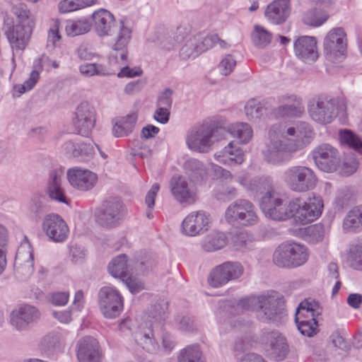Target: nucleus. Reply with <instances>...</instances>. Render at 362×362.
I'll return each instance as SVG.
<instances>
[{
    "instance_id": "nucleus-60",
    "label": "nucleus",
    "mask_w": 362,
    "mask_h": 362,
    "mask_svg": "<svg viewBox=\"0 0 362 362\" xmlns=\"http://www.w3.org/2000/svg\"><path fill=\"white\" fill-rule=\"evenodd\" d=\"M40 78V73L38 71L34 70L30 73V77L26 80L23 84L16 85L14 86V90L18 91L20 94L24 93L27 90H30L36 84Z\"/></svg>"
},
{
    "instance_id": "nucleus-63",
    "label": "nucleus",
    "mask_w": 362,
    "mask_h": 362,
    "mask_svg": "<svg viewBox=\"0 0 362 362\" xmlns=\"http://www.w3.org/2000/svg\"><path fill=\"white\" fill-rule=\"evenodd\" d=\"M173 91L170 88L165 89L158 95L156 106L160 107H164L165 108L170 109L173 104Z\"/></svg>"
},
{
    "instance_id": "nucleus-7",
    "label": "nucleus",
    "mask_w": 362,
    "mask_h": 362,
    "mask_svg": "<svg viewBox=\"0 0 362 362\" xmlns=\"http://www.w3.org/2000/svg\"><path fill=\"white\" fill-rule=\"evenodd\" d=\"M324 208L323 200L320 196L313 195L305 201L295 197L290 200L291 218L299 224L305 225L318 218Z\"/></svg>"
},
{
    "instance_id": "nucleus-49",
    "label": "nucleus",
    "mask_w": 362,
    "mask_h": 362,
    "mask_svg": "<svg viewBox=\"0 0 362 362\" xmlns=\"http://www.w3.org/2000/svg\"><path fill=\"white\" fill-rule=\"evenodd\" d=\"M90 29V24L87 19L70 21L66 23L65 30L69 36L74 37L88 33Z\"/></svg>"
},
{
    "instance_id": "nucleus-5",
    "label": "nucleus",
    "mask_w": 362,
    "mask_h": 362,
    "mask_svg": "<svg viewBox=\"0 0 362 362\" xmlns=\"http://www.w3.org/2000/svg\"><path fill=\"white\" fill-rule=\"evenodd\" d=\"M308 248L294 241H287L279 245L273 254V262L279 267L296 268L308 259Z\"/></svg>"
},
{
    "instance_id": "nucleus-15",
    "label": "nucleus",
    "mask_w": 362,
    "mask_h": 362,
    "mask_svg": "<svg viewBox=\"0 0 362 362\" xmlns=\"http://www.w3.org/2000/svg\"><path fill=\"white\" fill-rule=\"evenodd\" d=\"M25 23H27L25 22ZM6 35L13 52L23 51L30 39L33 25L11 23L5 20Z\"/></svg>"
},
{
    "instance_id": "nucleus-41",
    "label": "nucleus",
    "mask_w": 362,
    "mask_h": 362,
    "mask_svg": "<svg viewBox=\"0 0 362 362\" xmlns=\"http://www.w3.org/2000/svg\"><path fill=\"white\" fill-rule=\"evenodd\" d=\"M232 245L235 250L244 252L253 246V235L246 230L234 234L231 239Z\"/></svg>"
},
{
    "instance_id": "nucleus-14",
    "label": "nucleus",
    "mask_w": 362,
    "mask_h": 362,
    "mask_svg": "<svg viewBox=\"0 0 362 362\" xmlns=\"http://www.w3.org/2000/svg\"><path fill=\"white\" fill-rule=\"evenodd\" d=\"M95 108L88 102H81L76 107L73 119L77 133L83 136H88L95 127L96 121Z\"/></svg>"
},
{
    "instance_id": "nucleus-45",
    "label": "nucleus",
    "mask_w": 362,
    "mask_h": 362,
    "mask_svg": "<svg viewBox=\"0 0 362 362\" xmlns=\"http://www.w3.org/2000/svg\"><path fill=\"white\" fill-rule=\"evenodd\" d=\"M168 303L165 300H160L151 306L149 311V320L153 325L163 324L167 317V310Z\"/></svg>"
},
{
    "instance_id": "nucleus-36",
    "label": "nucleus",
    "mask_w": 362,
    "mask_h": 362,
    "mask_svg": "<svg viewBox=\"0 0 362 362\" xmlns=\"http://www.w3.org/2000/svg\"><path fill=\"white\" fill-rule=\"evenodd\" d=\"M137 117V114L132 112L119 119L113 126V134L116 137H122L129 135L135 127Z\"/></svg>"
},
{
    "instance_id": "nucleus-33",
    "label": "nucleus",
    "mask_w": 362,
    "mask_h": 362,
    "mask_svg": "<svg viewBox=\"0 0 362 362\" xmlns=\"http://www.w3.org/2000/svg\"><path fill=\"white\" fill-rule=\"evenodd\" d=\"M185 174L188 176L192 182L199 183L202 182L207 175V170L204 163L196 159L189 158L187 160L183 165Z\"/></svg>"
},
{
    "instance_id": "nucleus-50",
    "label": "nucleus",
    "mask_w": 362,
    "mask_h": 362,
    "mask_svg": "<svg viewBox=\"0 0 362 362\" xmlns=\"http://www.w3.org/2000/svg\"><path fill=\"white\" fill-rule=\"evenodd\" d=\"M201 54L195 37L189 38L180 50V56L182 59H194Z\"/></svg>"
},
{
    "instance_id": "nucleus-38",
    "label": "nucleus",
    "mask_w": 362,
    "mask_h": 362,
    "mask_svg": "<svg viewBox=\"0 0 362 362\" xmlns=\"http://www.w3.org/2000/svg\"><path fill=\"white\" fill-rule=\"evenodd\" d=\"M177 362H206V360L200 346L191 344L179 351Z\"/></svg>"
},
{
    "instance_id": "nucleus-34",
    "label": "nucleus",
    "mask_w": 362,
    "mask_h": 362,
    "mask_svg": "<svg viewBox=\"0 0 362 362\" xmlns=\"http://www.w3.org/2000/svg\"><path fill=\"white\" fill-rule=\"evenodd\" d=\"M108 272L115 278L123 279L132 272V265L128 263L127 256L119 255L112 259L108 264Z\"/></svg>"
},
{
    "instance_id": "nucleus-56",
    "label": "nucleus",
    "mask_w": 362,
    "mask_h": 362,
    "mask_svg": "<svg viewBox=\"0 0 362 362\" xmlns=\"http://www.w3.org/2000/svg\"><path fill=\"white\" fill-rule=\"evenodd\" d=\"M245 111L249 119L259 118L264 112L262 105L255 99L249 100L245 106Z\"/></svg>"
},
{
    "instance_id": "nucleus-55",
    "label": "nucleus",
    "mask_w": 362,
    "mask_h": 362,
    "mask_svg": "<svg viewBox=\"0 0 362 362\" xmlns=\"http://www.w3.org/2000/svg\"><path fill=\"white\" fill-rule=\"evenodd\" d=\"M194 37L201 53L212 48L216 45V41L218 40V35L216 34L205 35L199 33L195 35Z\"/></svg>"
},
{
    "instance_id": "nucleus-9",
    "label": "nucleus",
    "mask_w": 362,
    "mask_h": 362,
    "mask_svg": "<svg viewBox=\"0 0 362 362\" xmlns=\"http://www.w3.org/2000/svg\"><path fill=\"white\" fill-rule=\"evenodd\" d=\"M226 220L230 224L250 226L258 222L257 209L254 204L247 199H238L230 204L226 212Z\"/></svg>"
},
{
    "instance_id": "nucleus-46",
    "label": "nucleus",
    "mask_w": 362,
    "mask_h": 362,
    "mask_svg": "<svg viewBox=\"0 0 362 362\" xmlns=\"http://www.w3.org/2000/svg\"><path fill=\"white\" fill-rule=\"evenodd\" d=\"M327 233V228L322 223H316L304 228L305 238L313 243L323 240Z\"/></svg>"
},
{
    "instance_id": "nucleus-25",
    "label": "nucleus",
    "mask_w": 362,
    "mask_h": 362,
    "mask_svg": "<svg viewBox=\"0 0 362 362\" xmlns=\"http://www.w3.org/2000/svg\"><path fill=\"white\" fill-rule=\"evenodd\" d=\"M170 191L176 200L180 203L193 202L196 197L194 186L189 185L182 176H173L170 182Z\"/></svg>"
},
{
    "instance_id": "nucleus-17",
    "label": "nucleus",
    "mask_w": 362,
    "mask_h": 362,
    "mask_svg": "<svg viewBox=\"0 0 362 362\" xmlns=\"http://www.w3.org/2000/svg\"><path fill=\"white\" fill-rule=\"evenodd\" d=\"M42 229L47 236L55 243L65 241L69 232L66 222L56 214H50L45 216L42 222Z\"/></svg>"
},
{
    "instance_id": "nucleus-28",
    "label": "nucleus",
    "mask_w": 362,
    "mask_h": 362,
    "mask_svg": "<svg viewBox=\"0 0 362 362\" xmlns=\"http://www.w3.org/2000/svg\"><path fill=\"white\" fill-rule=\"evenodd\" d=\"M290 12V0H274L267 6L265 16L271 23L279 25L286 21Z\"/></svg>"
},
{
    "instance_id": "nucleus-64",
    "label": "nucleus",
    "mask_w": 362,
    "mask_h": 362,
    "mask_svg": "<svg viewBox=\"0 0 362 362\" xmlns=\"http://www.w3.org/2000/svg\"><path fill=\"white\" fill-rule=\"evenodd\" d=\"M59 337L56 333H49L45 335L40 341V346L45 351H49L59 343Z\"/></svg>"
},
{
    "instance_id": "nucleus-30",
    "label": "nucleus",
    "mask_w": 362,
    "mask_h": 362,
    "mask_svg": "<svg viewBox=\"0 0 362 362\" xmlns=\"http://www.w3.org/2000/svg\"><path fill=\"white\" fill-rule=\"evenodd\" d=\"M62 170L54 169L51 170L47 180V192L52 199L67 204L64 190L62 185Z\"/></svg>"
},
{
    "instance_id": "nucleus-35",
    "label": "nucleus",
    "mask_w": 362,
    "mask_h": 362,
    "mask_svg": "<svg viewBox=\"0 0 362 362\" xmlns=\"http://www.w3.org/2000/svg\"><path fill=\"white\" fill-rule=\"evenodd\" d=\"M343 228L352 233L362 230V205L353 208L346 214L343 221Z\"/></svg>"
},
{
    "instance_id": "nucleus-21",
    "label": "nucleus",
    "mask_w": 362,
    "mask_h": 362,
    "mask_svg": "<svg viewBox=\"0 0 362 362\" xmlns=\"http://www.w3.org/2000/svg\"><path fill=\"white\" fill-rule=\"evenodd\" d=\"M209 224V216L204 211H194L182 221L181 230L186 235L195 236L207 230Z\"/></svg>"
},
{
    "instance_id": "nucleus-37",
    "label": "nucleus",
    "mask_w": 362,
    "mask_h": 362,
    "mask_svg": "<svg viewBox=\"0 0 362 362\" xmlns=\"http://www.w3.org/2000/svg\"><path fill=\"white\" fill-rule=\"evenodd\" d=\"M228 243L225 233L219 231H211L203 240L202 248L206 252H214L224 247Z\"/></svg>"
},
{
    "instance_id": "nucleus-31",
    "label": "nucleus",
    "mask_w": 362,
    "mask_h": 362,
    "mask_svg": "<svg viewBox=\"0 0 362 362\" xmlns=\"http://www.w3.org/2000/svg\"><path fill=\"white\" fill-rule=\"evenodd\" d=\"M216 160L225 165L241 164L244 161V152L237 143L230 141L223 149L214 155Z\"/></svg>"
},
{
    "instance_id": "nucleus-57",
    "label": "nucleus",
    "mask_w": 362,
    "mask_h": 362,
    "mask_svg": "<svg viewBox=\"0 0 362 362\" xmlns=\"http://www.w3.org/2000/svg\"><path fill=\"white\" fill-rule=\"evenodd\" d=\"M122 281L132 294H136L145 288L143 280L134 276L131 272L122 279Z\"/></svg>"
},
{
    "instance_id": "nucleus-32",
    "label": "nucleus",
    "mask_w": 362,
    "mask_h": 362,
    "mask_svg": "<svg viewBox=\"0 0 362 362\" xmlns=\"http://www.w3.org/2000/svg\"><path fill=\"white\" fill-rule=\"evenodd\" d=\"M286 132L287 135L295 137L292 139L298 144L297 151L309 144L314 137L313 131L305 122L298 124L296 127H289Z\"/></svg>"
},
{
    "instance_id": "nucleus-59",
    "label": "nucleus",
    "mask_w": 362,
    "mask_h": 362,
    "mask_svg": "<svg viewBox=\"0 0 362 362\" xmlns=\"http://www.w3.org/2000/svg\"><path fill=\"white\" fill-rule=\"evenodd\" d=\"M176 341L173 335L169 332H163L161 337V345L158 352L161 351L165 354H170L176 346Z\"/></svg>"
},
{
    "instance_id": "nucleus-27",
    "label": "nucleus",
    "mask_w": 362,
    "mask_h": 362,
    "mask_svg": "<svg viewBox=\"0 0 362 362\" xmlns=\"http://www.w3.org/2000/svg\"><path fill=\"white\" fill-rule=\"evenodd\" d=\"M93 28L99 37L112 35L115 28L114 16L106 9H99L92 14Z\"/></svg>"
},
{
    "instance_id": "nucleus-51",
    "label": "nucleus",
    "mask_w": 362,
    "mask_h": 362,
    "mask_svg": "<svg viewBox=\"0 0 362 362\" xmlns=\"http://www.w3.org/2000/svg\"><path fill=\"white\" fill-rule=\"evenodd\" d=\"M177 328L184 333H192L197 330V326L194 317L185 315L175 317Z\"/></svg>"
},
{
    "instance_id": "nucleus-52",
    "label": "nucleus",
    "mask_w": 362,
    "mask_h": 362,
    "mask_svg": "<svg viewBox=\"0 0 362 362\" xmlns=\"http://www.w3.org/2000/svg\"><path fill=\"white\" fill-rule=\"evenodd\" d=\"M339 136L342 144H346L355 151H359L362 148V141L351 131L348 129L341 130Z\"/></svg>"
},
{
    "instance_id": "nucleus-29",
    "label": "nucleus",
    "mask_w": 362,
    "mask_h": 362,
    "mask_svg": "<svg viewBox=\"0 0 362 362\" xmlns=\"http://www.w3.org/2000/svg\"><path fill=\"white\" fill-rule=\"evenodd\" d=\"M279 101L283 105L275 110V114L279 117H299L304 112L301 100L294 95H282Z\"/></svg>"
},
{
    "instance_id": "nucleus-23",
    "label": "nucleus",
    "mask_w": 362,
    "mask_h": 362,
    "mask_svg": "<svg viewBox=\"0 0 362 362\" xmlns=\"http://www.w3.org/2000/svg\"><path fill=\"white\" fill-rule=\"evenodd\" d=\"M67 179L74 188L88 191L96 184L98 177L89 170L76 167L67 171Z\"/></svg>"
},
{
    "instance_id": "nucleus-54",
    "label": "nucleus",
    "mask_w": 362,
    "mask_h": 362,
    "mask_svg": "<svg viewBox=\"0 0 362 362\" xmlns=\"http://www.w3.org/2000/svg\"><path fill=\"white\" fill-rule=\"evenodd\" d=\"M222 264L230 281L238 279L243 274L244 267L238 262L227 261Z\"/></svg>"
},
{
    "instance_id": "nucleus-19",
    "label": "nucleus",
    "mask_w": 362,
    "mask_h": 362,
    "mask_svg": "<svg viewBox=\"0 0 362 362\" xmlns=\"http://www.w3.org/2000/svg\"><path fill=\"white\" fill-rule=\"evenodd\" d=\"M262 341L265 344L267 351L276 361L284 360L288 354L286 339L277 331L265 333Z\"/></svg>"
},
{
    "instance_id": "nucleus-24",
    "label": "nucleus",
    "mask_w": 362,
    "mask_h": 362,
    "mask_svg": "<svg viewBox=\"0 0 362 362\" xmlns=\"http://www.w3.org/2000/svg\"><path fill=\"white\" fill-rule=\"evenodd\" d=\"M346 48V33L342 28L331 30L324 40V51L328 58L342 54Z\"/></svg>"
},
{
    "instance_id": "nucleus-40",
    "label": "nucleus",
    "mask_w": 362,
    "mask_h": 362,
    "mask_svg": "<svg viewBox=\"0 0 362 362\" xmlns=\"http://www.w3.org/2000/svg\"><path fill=\"white\" fill-rule=\"evenodd\" d=\"M265 216L275 221H285L291 218L290 211V202L288 204H284V200L281 201L279 206H272L262 210Z\"/></svg>"
},
{
    "instance_id": "nucleus-44",
    "label": "nucleus",
    "mask_w": 362,
    "mask_h": 362,
    "mask_svg": "<svg viewBox=\"0 0 362 362\" xmlns=\"http://www.w3.org/2000/svg\"><path fill=\"white\" fill-rule=\"evenodd\" d=\"M207 280L209 284L214 288L222 287L230 281L222 264L211 269Z\"/></svg>"
},
{
    "instance_id": "nucleus-22",
    "label": "nucleus",
    "mask_w": 362,
    "mask_h": 362,
    "mask_svg": "<svg viewBox=\"0 0 362 362\" xmlns=\"http://www.w3.org/2000/svg\"><path fill=\"white\" fill-rule=\"evenodd\" d=\"M132 36V30L122 22L117 30L116 35L111 40L110 45L115 54H112L117 62L119 59L125 64L127 61V46Z\"/></svg>"
},
{
    "instance_id": "nucleus-11",
    "label": "nucleus",
    "mask_w": 362,
    "mask_h": 362,
    "mask_svg": "<svg viewBox=\"0 0 362 362\" xmlns=\"http://www.w3.org/2000/svg\"><path fill=\"white\" fill-rule=\"evenodd\" d=\"M99 308L103 315L107 319L118 317L123 310V298L120 293L110 286H104L98 293Z\"/></svg>"
},
{
    "instance_id": "nucleus-6",
    "label": "nucleus",
    "mask_w": 362,
    "mask_h": 362,
    "mask_svg": "<svg viewBox=\"0 0 362 362\" xmlns=\"http://www.w3.org/2000/svg\"><path fill=\"white\" fill-rule=\"evenodd\" d=\"M282 180L290 190L298 193L313 189L317 182L313 170L305 165H293L287 168L283 172Z\"/></svg>"
},
{
    "instance_id": "nucleus-13",
    "label": "nucleus",
    "mask_w": 362,
    "mask_h": 362,
    "mask_svg": "<svg viewBox=\"0 0 362 362\" xmlns=\"http://www.w3.org/2000/svg\"><path fill=\"white\" fill-rule=\"evenodd\" d=\"M14 269L16 276L21 281L28 279L34 272L33 250L26 237L18 248Z\"/></svg>"
},
{
    "instance_id": "nucleus-1",
    "label": "nucleus",
    "mask_w": 362,
    "mask_h": 362,
    "mask_svg": "<svg viewBox=\"0 0 362 362\" xmlns=\"http://www.w3.org/2000/svg\"><path fill=\"white\" fill-rule=\"evenodd\" d=\"M227 137L226 127L216 121H206L191 127L186 136L188 148L199 153H206L212 145Z\"/></svg>"
},
{
    "instance_id": "nucleus-48",
    "label": "nucleus",
    "mask_w": 362,
    "mask_h": 362,
    "mask_svg": "<svg viewBox=\"0 0 362 362\" xmlns=\"http://www.w3.org/2000/svg\"><path fill=\"white\" fill-rule=\"evenodd\" d=\"M251 37L255 46L259 48H264L272 41V33L264 27L256 25Z\"/></svg>"
},
{
    "instance_id": "nucleus-26",
    "label": "nucleus",
    "mask_w": 362,
    "mask_h": 362,
    "mask_svg": "<svg viewBox=\"0 0 362 362\" xmlns=\"http://www.w3.org/2000/svg\"><path fill=\"white\" fill-rule=\"evenodd\" d=\"M296 56L305 62H315L318 58L317 41L311 36H300L294 42Z\"/></svg>"
},
{
    "instance_id": "nucleus-20",
    "label": "nucleus",
    "mask_w": 362,
    "mask_h": 362,
    "mask_svg": "<svg viewBox=\"0 0 362 362\" xmlns=\"http://www.w3.org/2000/svg\"><path fill=\"white\" fill-rule=\"evenodd\" d=\"M76 356L78 362H100L101 350L97 339L86 336L78 340L76 344Z\"/></svg>"
},
{
    "instance_id": "nucleus-2",
    "label": "nucleus",
    "mask_w": 362,
    "mask_h": 362,
    "mask_svg": "<svg viewBox=\"0 0 362 362\" xmlns=\"http://www.w3.org/2000/svg\"><path fill=\"white\" fill-rule=\"evenodd\" d=\"M309 115L316 122L329 124L337 117L344 119L346 116V101L342 98L320 95L310 100Z\"/></svg>"
},
{
    "instance_id": "nucleus-43",
    "label": "nucleus",
    "mask_w": 362,
    "mask_h": 362,
    "mask_svg": "<svg viewBox=\"0 0 362 362\" xmlns=\"http://www.w3.org/2000/svg\"><path fill=\"white\" fill-rule=\"evenodd\" d=\"M328 18L329 15L325 11L315 8L305 13L303 21L308 25L319 27L325 23Z\"/></svg>"
},
{
    "instance_id": "nucleus-3",
    "label": "nucleus",
    "mask_w": 362,
    "mask_h": 362,
    "mask_svg": "<svg viewBox=\"0 0 362 362\" xmlns=\"http://www.w3.org/2000/svg\"><path fill=\"white\" fill-rule=\"evenodd\" d=\"M269 139L262 153L264 160L274 165H282L288 163L293 154L297 151L298 144L285 135L276 136L272 131L269 133Z\"/></svg>"
},
{
    "instance_id": "nucleus-18",
    "label": "nucleus",
    "mask_w": 362,
    "mask_h": 362,
    "mask_svg": "<svg viewBox=\"0 0 362 362\" xmlns=\"http://www.w3.org/2000/svg\"><path fill=\"white\" fill-rule=\"evenodd\" d=\"M154 326L151 320H148L141 323L133 333L136 344L150 354L158 353L160 348L154 337Z\"/></svg>"
},
{
    "instance_id": "nucleus-53",
    "label": "nucleus",
    "mask_w": 362,
    "mask_h": 362,
    "mask_svg": "<svg viewBox=\"0 0 362 362\" xmlns=\"http://www.w3.org/2000/svg\"><path fill=\"white\" fill-rule=\"evenodd\" d=\"M12 11L16 16V20L12 23L25 24L26 22V24L33 25V21L30 17V11L25 4H18L14 5Z\"/></svg>"
},
{
    "instance_id": "nucleus-12",
    "label": "nucleus",
    "mask_w": 362,
    "mask_h": 362,
    "mask_svg": "<svg viewBox=\"0 0 362 362\" xmlns=\"http://www.w3.org/2000/svg\"><path fill=\"white\" fill-rule=\"evenodd\" d=\"M311 154L315 165L322 171L334 172L340 164L338 150L329 144L323 143L317 146Z\"/></svg>"
},
{
    "instance_id": "nucleus-16",
    "label": "nucleus",
    "mask_w": 362,
    "mask_h": 362,
    "mask_svg": "<svg viewBox=\"0 0 362 362\" xmlns=\"http://www.w3.org/2000/svg\"><path fill=\"white\" fill-rule=\"evenodd\" d=\"M40 317V313L35 306L25 304L11 313L10 322L17 330L24 331L37 323Z\"/></svg>"
},
{
    "instance_id": "nucleus-58",
    "label": "nucleus",
    "mask_w": 362,
    "mask_h": 362,
    "mask_svg": "<svg viewBox=\"0 0 362 362\" xmlns=\"http://www.w3.org/2000/svg\"><path fill=\"white\" fill-rule=\"evenodd\" d=\"M349 257L355 269L362 271V242H358L350 247Z\"/></svg>"
},
{
    "instance_id": "nucleus-4",
    "label": "nucleus",
    "mask_w": 362,
    "mask_h": 362,
    "mask_svg": "<svg viewBox=\"0 0 362 362\" xmlns=\"http://www.w3.org/2000/svg\"><path fill=\"white\" fill-rule=\"evenodd\" d=\"M238 182L255 195L262 194L260 201L262 210L272 206H279L284 200L282 195L273 187L272 180L269 177H257L249 179L245 176H240Z\"/></svg>"
},
{
    "instance_id": "nucleus-47",
    "label": "nucleus",
    "mask_w": 362,
    "mask_h": 362,
    "mask_svg": "<svg viewBox=\"0 0 362 362\" xmlns=\"http://www.w3.org/2000/svg\"><path fill=\"white\" fill-rule=\"evenodd\" d=\"M321 313V308L317 302L305 300L301 302L296 311V315L303 317H315Z\"/></svg>"
},
{
    "instance_id": "nucleus-42",
    "label": "nucleus",
    "mask_w": 362,
    "mask_h": 362,
    "mask_svg": "<svg viewBox=\"0 0 362 362\" xmlns=\"http://www.w3.org/2000/svg\"><path fill=\"white\" fill-rule=\"evenodd\" d=\"M299 317L296 315V323L298 331L303 336L311 337L315 335L318 332V324L315 317H304L300 320Z\"/></svg>"
},
{
    "instance_id": "nucleus-39",
    "label": "nucleus",
    "mask_w": 362,
    "mask_h": 362,
    "mask_svg": "<svg viewBox=\"0 0 362 362\" xmlns=\"http://www.w3.org/2000/svg\"><path fill=\"white\" fill-rule=\"evenodd\" d=\"M226 129L227 135L230 134L233 137L238 139L241 144H247L252 137V129L247 123L232 124Z\"/></svg>"
},
{
    "instance_id": "nucleus-61",
    "label": "nucleus",
    "mask_w": 362,
    "mask_h": 362,
    "mask_svg": "<svg viewBox=\"0 0 362 362\" xmlns=\"http://www.w3.org/2000/svg\"><path fill=\"white\" fill-rule=\"evenodd\" d=\"M236 65V61L230 54H227L219 63L218 69L223 76L230 74Z\"/></svg>"
},
{
    "instance_id": "nucleus-10",
    "label": "nucleus",
    "mask_w": 362,
    "mask_h": 362,
    "mask_svg": "<svg viewBox=\"0 0 362 362\" xmlns=\"http://www.w3.org/2000/svg\"><path fill=\"white\" fill-rule=\"evenodd\" d=\"M124 214L122 202L117 197H112L103 202L96 214V219L103 226L115 227L121 223Z\"/></svg>"
},
{
    "instance_id": "nucleus-8",
    "label": "nucleus",
    "mask_w": 362,
    "mask_h": 362,
    "mask_svg": "<svg viewBox=\"0 0 362 362\" xmlns=\"http://www.w3.org/2000/svg\"><path fill=\"white\" fill-rule=\"evenodd\" d=\"M252 301L256 302L257 317L260 321L279 323L286 316L284 301L282 298L262 296Z\"/></svg>"
},
{
    "instance_id": "nucleus-62",
    "label": "nucleus",
    "mask_w": 362,
    "mask_h": 362,
    "mask_svg": "<svg viewBox=\"0 0 362 362\" xmlns=\"http://www.w3.org/2000/svg\"><path fill=\"white\" fill-rule=\"evenodd\" d=\"M45 197L42 196H35L30 201V210L36 216H40L45 211Z\"/></svg>"
}]
</instances>
